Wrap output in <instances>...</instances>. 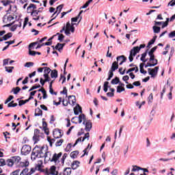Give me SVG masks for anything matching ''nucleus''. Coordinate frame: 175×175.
<instances>
[{
  "mask_svg": "<svg viewBox=\"0 0 175 175\" xmlns=\"http://www.w3.org/2000/svg\"><path fill=\"white\" fill-rule=\"evenodd\" d=\"M50 152L44 150V146H36L31 152V161H36V158H47Z\"/></svg>",
  "mask_w": 175,
  "mask_h": 175,
  "instance_id": "obj_1",
  "label": "nucleus"
},
{
  "mask_svg": "<svg viewBox=\"0 0 175 175\" xmlns=\"http://www.w3.org/2000/svg\"><path fill=\"white\" fill-rule=\"evenodd\" d=\"M146 47V44H140L139 46H134L130 51V55L129 57V59L130 62H132L133 61V57L136 56V54L142 50V49H144Z\"/></svg>",
  "mask_w": 175,
  "mask_h": 175,
  "instance_id": "obj_2",
  "label": "nucleus"
},
{
  "mask_svg": "<svg viewBox=\"0 0 175 175\" xmlns=\"http://www.w3.org/2000/svg\"><path fill=\"white\" fill-rule=\"evenodd\" d=\"M117 69H118V62H113L111 67V69L109 71V76L108 78L107 79V81L111 80V78L113 77V76H114V73H113V72H116Z\"/></svg>",
  "mask_w": 175,
  "mask_h": 175,
  "instance_id": "obj_3",
  "label": "nucleus"
},
{
  "mask_svg": "<svg viewBox=\"0 0 175 175\" xmlns=\"http://www.w3.org/2000/svg\"><path fill=\"white\" fill-rule=\"evenodd\" d=\"M75 120H77L79 124H81L83 121H85V115L84 113H81V115L79 116V117L75 116L71 119V122L72 124H77V121H75Z\"/></svg>",
  "mask_w": 175,
  "mask_h": 175,
  "instance_id": "obj_4",
  "label": "nucleus"
},
{
  "mask_svg": "<svg viewBox=\"0 0 175 175\" xmlns=\"http://www.w3.org/2000/svg\"><path fill=\"white\" fill-rule=\"evenodd\" d=\"M31 146L29 145H23L21 150V153L22 154V155H28V154H29V152H31Z\"/></svg>",
  "mask_w": 175,
  "mask_h": 175,
  "instance_id": "obj_5",
  "label": "nucleus"
},
{
  "mask_svg": "<svg viewBox=\"0 0 175 175\" xmlns=\"http://www.w3.org/2000/svg\"><path fill=\"white\" fill-rule=\"evenodd\" d=\"M159 70V66H156L154 68H148V75L151 76L152 78L155 77L158 75V70Z\"/></svg>",
  "mask_w": 175,
  "mask_h": 175,
  "instance_id": "obj_6",
  "label": "nucleus"
},
{
  "mask_svg": "<svg viewBox=\"0 0 175 175\" xmlns=\"http://www.w3.org/2000/svg\"><path fill=\"white\" fill-rule=\"evenodd\" d=\"M28 13H30L31 16L33 17V20H34V21H38V20L40 18V16H38L39 14V11L36 10H30Z\"/></svg>",
  "mask_w": 175,
  "mask_h": 175,
  "instance_id": "obj_7",
  "label": "nucleus"
},
{
  "mask_svg": "<svg viewBox=\"0 0 175 175\" xmlns=\"http://www.w3.org/2000/svg\"><path fill=\"white\" fill-rule=\"evenodd\" d=\"M83 124L85 126V131H86V132L91 131L92 128V122H91V120H84Z\"/></svg>",
  "mask_w": 175,
  "mask_h": 175,
  "instance_id": "obj_8",
  "label": "nucleus"
},
{
  "mask_svg": "<svg viewBox=\"0 0 175 175\" xmlns=\"http://www.w3.org/2000/svg\"><path fill=\"white\" fill-rule=\"evenodd\" d=\"M62 157V152H59L58 154L55 153L53 155L52 159H51V162H54L55 163H58L59 162V158Z\"/></svg>",
  "mask_w": 175,
  "mask_h": 175,
  "instance_id": "obj_9",
  "label": "nucleus"
},
{
  "mask_svg": "<svg viewBox=\"0 0 175 175\" xmlns=\"http://www.w3.org/2000/svg\"><path fill=\"white\" fill-rule=\"evenodd\" d=\"M157 49H158V46H154L150 49V51L148 52V55L150 57L149 61L151 62V61H154L155 59V55H154V53L157 51Z\"/></svg>",
  "mask_w": 175,
  "mask_h": 175,
  "instance_id": "obj_10",
  "label": "nucleus"
},
{
  "mask_svg": "<svg viewBox=\"0 0 175 175\" xmlns=\"http://www.w3.org/2000/svg\"><path fill=\"white\" fill-rule=\"evenodd\" d=\"M117 62H120L119 65H122L124 62H126V58L124 55H120L116 57Z\"/></svg>",
  "mask_w": 175,
  "mask_h": 175,
  "instance_id": "obj_11",
  "label": "nucleus"
},
{
  "mask_svg": "<svg viewBox=\"0 0 175 175\" xmlns=\"http://www.w3.org/2000/svg\"><path fill=\"white\" fill-rule=\"evenodd\" d=\"M79 113H83L81 107L79 104L74 108V113L75 116H79Z\"/></svg>",
  "mask_w": 175,
  "mask_h": 175,
  "instance_id": "obj_12",
  "label": "nucleus"
},
{
  "mask_svg": "<svg viewBox=\"0 0 175 175\" xmlns=\"http://www.w3.org/2000/svg\"><path fill=\"white\" fill-rule=\"evenodd\" d=\"M53 135L55 139H59V137H62V131L58 130L57 131L53 132Z\"/></svg>",
  "mask_w": 175,
  "mask_h": 175,
  "instance_id": "obj_13",
  "label": "nucleus"
},
{
  "mask_svg": "<svg viewBox=\"0 0 175 175\" xmlns=\"http://www.w3.org/2000/svg\"><path fill=\"white\" fill-rule=\"evenodd\" d=\"M12 20H14V17L12 15H9L7 17H6V16H4L3 21V23H5L7 24L8 23H10L11 21H12Z\"/></svg>",
  "mask_w": 175,
  "mask_h": 175,
  "instance_id": "obj_14",
  "label": "nucleus"
},
{
  "mask_svg": "<svg viewBox=\"0 0 175 175\" xmlns=\"http://www.w3.org/2000/svg\"><path fill=\"white\" fill-rule=\"evenodd\" d=\"M11 159H12L14 163H16V165H17V163H20V161H21V157L18 156L12 157Z\"/></svg>",
  "mask_w": 175,
  "mask_h": 175,
  "instance_id": "obj_15",
  "label": "nucleus"
},
{
  "mask_svg": "<svg viewBox=\"0 0 175 175\" xmlns=\"http://www.w3.org/2000/svg\"><path fill=\"white\" fill-rule=\"evenodd\" d=\"M34 116L36 117H39L40 116H43V111H42V109H40V108L36 109Z\"/></svg>",
  "mask_w": 175,
  "mask_h": 175,
  "instance_id": "obj_16",
  "label": "nucleus"
},
{
  "mask_svg": "<svg viewBox=\"0 0 175 175\" xmlns=\"http://www.w3.org/2000/svg\"><path fill=\"white\" fill-rule=\"evenodd\" d=\"M79 165H80V162L79 161H74L71 164L72 169H73V170H76V169L79 167Z\"/></svg>",
  "mask_w": 175,
  "mask_h": 175,
  "instance_id": "obj_17",
  "label": "nucleus"
},
{
  "mask_svg": "<svg viewBox=\"0 0 175 175\" xmlns=\"http://www.w3.org/2000/svg\"><path fill=\"white\" fill-rule=\"evenodd\" d=\"M51 79H57L58 77V71L57 70H53L51 71Z\"/></svg>",
  "mask_w": 175,
  "mask_h": 175,
  "instance_id": "obj_18",
  "label": "nucleus"
},
{
  "mask_svg": "<svg viewBox=\"0 0 175 175\" xmlns=\"http://www.w3.org/2000/svg\"><path fill=\"white\" fill-rule=\"evenodd\" d=\"M36 9H37L36 5H35L33 3H30L29 5L27 8V13H29V12H31V10H36Z\"/></svg>",
  "mask_w": 175,
  "mask_h": 175,
  "instance_id": "obj_19",
  "label": "nucleus"
},
{
  "mask_svg": "<svg viewBox=\"0 0 175 175\" xmlns=\"http://www.w3.org/2000/svg\"><path fill=\"white\" fill-rule=\"evenodd\" d=\"M57 167L55 165H53L50 168V172L49 174L55 175L58 174V172H56Z\"/></svg>",
  "mask_w": 175,
  "mask_h": 175,
  "instance_id": "obj_20",
  "label": "nucleus"
},
{
  "mask_svg": "<svg viewBox=\"0 0 175 175\" xmlns=\"http://www.w3.org/2000/svg\"><path fill=\"white\" fill-rule=\"evenodd\" d=\"M65 44H66L65 43L64 44L57 43V45L55 46V49L58 51H61V50H63Z\"/></svg>",
  "mask_w": 175,
  "mask_h": 175,
  "instance_id": "obj_21",
  "label": "nucleus"
},
{
  "mask_svg": "<svg viewBox=\"0 0 175 175\" xmlns=\"http://www.w3.org/2000/svg\"><path fill=\"white\" fill-rule=\"evenodd\" d=\"M152 61H155V63L151 64V63H147V64L145 66V68H151L152 66H157V65H158V59H154V60H152Z\"/></svg>",
  "mask_w": 175,
  "mask_h": 175,
  "instance_id": "obj_22",
  "label": "nucleus"
},
{
  "mask_svg": "<svg viewBox=\"0 0 175 175\" xmlns=\"http://www.w3.org/2000/svg\"><path fill=\"white\" fill-rule=\"evenodd\" d=\"M63 8H64V4H62V5H59V6H57L56 8V12L53 14V16L56 13H57V16H58L59 14V13H61V12L62 11Z\"/></svg>",
  "mask_w": 175,
  "mask_h": 175,
  "instance_id": "obj_23",
  "label": "nucleus"
},
{
  "mask_svg": "<svg viewBox=\"0 0 175 175\" xmlns=\"http://www.w3.org/2000/svg\"><path fill=\"white\" fill-rule=\"evenodd\" d=\"M55 139H57V138L54 137V139H51L50 137H49V136L47 137V140H48V142L49 143V146L51 147H53V144H54V143H55Z\"/></svg>",
  "mask_w": 175,
  "mask_h": 175,
  "instance_id": "obj_24",
  "label": "nucleus"
},
{
  "mask_svg": "<svg viewBox=\"0 0 175 175\" xmlns=\"http://www.w3.org/2000/svg\"><path fill=\"white\" fill-rule=\"evenodd\" d=\"M8 12H13V13H16L17 12V7L16 5H10Z\"/></svg>",
  "mask_w": 175,
  "mask_h": 175,
  "instance_id": "obj_25",
  "label": "nucleus"
},
{
  "mask_svg": "<svg viewBox=\"0 0 175 175\" xmlns=\"http://www.w3.org/2000/svg\"><path fill=\"white\" fill-rule=\"evenodd\" d=\"M70 155V157L72 158V159H76V158H77V155H79V151L75 150L74 152H72Z\"/></svg>",
  "mask_w": 175,
  "mask_h": 175,
  "instance_id": "obj_26",
  "label": "nucleus"
},
{
  "mask_svg": "<svg viewBox=\"0 0 175 175\" xmlns=\"http://www.w3.org/2000/svg\"><path fill=\"white\" fill-rule=\"evenodd\" d=\"M133 71H135V73H137V72H139V68H137V66L136 67H134V68H131L130 69H129L127 71H126V74L128 73H131V72H133Z\"/></svg>",
  "mask_w": 175,
  "mask_h": 175,
  "instance_id": "obj_27",
  "label": "nucleus"
},
{
  "mask_svg": "<svg viewBox=\"0 0 175 175\" xmlns=\"http://www.w3.org/2000/svg\"><path fill=\"white\" fill-rule=\"evenodd\" d=\"M44 76H49V75L50 74V72H51V70L50 68L49 67H44Z\"/></svg>",
  "mask_w": 175,
  "mask_h": 175,
  "instance_id": "obj_28",
  "label": "nucleus"
},
{
  "mask_svg": "<svg viewBox=\"0 0 175 175\" xmlns=\"http://www.w3.org/2000/svg\"><path fill=\"white\" fill-rule=\"evenodd\" d=\"M120 83V78L118 77H115L113 79L111 80V84L117 85Z\"/></svg>",
  "mask_w": 175,
  "mask_h": 175,
  "instance_id": "obj_29",
  "label": "nucleus"
},
{
  "mask_svg": "<svg viewBox=\"0 0 175 175\" xmlns=\"http://www.w3.org/2000/svg\"><path fill=\"white\" fill-rule=\"evenodd\" d=\"M12 33H8L4 35L2 37V39H3L4 40H8V39H10V38H12Z\"/></svg>",
  "mask_w": 175,
  "mask_h": 175,
  "instance_id": "obj_30",
  "label": "nucleus"
},
{
  "mask_svg": "<svg viewBox=\"0 0 175 175\" xmlns=\"http://www.w3.org/2000/svg\"><path fill=\"white\" fill-rule=\"evenodd\" d=\"M62 143H64V139H59V140L56 141L55 146V147H59V146H62Z\"/></svg>",
  "mask_w": 175,
  "mask_h": 175,
  "instance_id": "obj_31",
  "label": "nucleus"
},
{
  "mask_svg": "<svg viewBox=\"0 0 175 175\" xmlns=\"http://www.w3.org/2000/svg\"><path fill=\"white\" fill-rule=\"evenodd\" d=\"M1 3H3V6H8V5H10V3H13V1L10 0H3L1 1Z\"/></svg>",
  "mask_w": 175,
  "mask_h": 175,
  "instance_id": "obj_32",
  "label": "nucleus"
},
{
  "mask_svg": "<svg viewBox=\"0 0 175 175\" xmlns=\"http://www.w3.org/2000/svg\"><path fill=\"white\" fill-rule=\"evenodd\" d=\"M152 29L154 33H159V32H161V27H159L153 26Z\"/></svg>",
  "mask_w": 175,
  "mask_h": 175,
  "instance_id": "obj_33",
  "label": "nucleus"
},
{
  "mask_svg": "<svg viewBox=\"0 0 175 175\" xmlns=\"http://www.w3.org/2000/svg\"><path fill=\"white\" fill-rule=\"evenodd\" d=\"M5 72H8V73H12L13 72V69H14V66H5Z\"/></svg>",
  "mask_w": 175,
  "mask_h": 175,
  "instance_id": "obj_34",
  "label": "nucleus"
},
{
  "mask_svg": "<svg viewBox=\"0 0 175 175\" xmlns=\"http://www.w3.org/2000/svg\"><path fill=\"white\" fill-rule=\"evenodd\" d=\"M6 162H7L8 166H9L10 167H12V166H13V165L14 164L12 158L8 159Z\"/></svg>",
  "mask_w": 175,
  "mask_h": 175,
  "instance_id": "obj_35",
  "label": "nucleus"
},
{
  "mask_svg": "<svg viewBox=\"0 0 175 175\" xmlns=\"http://www.w3.org/2000/svg\"><path fill=\"white\" fill-rule=\"evenodd\" d=\"M146 57H147V51L142 54L140 59L142 62H147V60H144V59H146Z\"/></svg>",
  "mask_w": 175,
  "mask_h": 175,
  "instance_id": "obj_36",
  "label": "nucleus"
},
{
  "mask_svg": "<svg viewBox=\"0 0 175 175\" xmlns=\"http://www.w3.org/2000/svg\"><path fill=\"white\" fill-rule=\"evenodd\" d=\"M157 36H154L153 38L148 43L147 47L151 46V44H154V43H155V41L157 40Z\"/></svg>",
  "mask_w": 175,
  "mask_h": 175,
  "instance_id": "obj_37",
  "label": "nucleus"
},
{
  "mask_svg": "<svg viewBox=\"0 0 175 175\" xmlns=\"http://www.w3.org/2000/svg\"><path fill=\"white\" fill-rule=\"evenodd\" d=\"M72 98H72V106H75V105H76V96H68V99H72Z\"/></svg>",
  "mask_w": 175,
  "mask_h": 175,
  "instance_id": "obj_38",
  "label": "nucleus"
},
{
  "mask_svg": "<svg viewBox=\"0 0 175 175\" xmlns=\"http://www.w3.org/2000/svg\"><path fill=\"white\" fill-rule=\"evenodd\" d=\"M12 91L14 92V95H17L21 91V88L19 87H16V88H12Z\"/></svg>",
  "mask_w": 175,
  "mask_h": 175,
  "instance_id": "obj_39",
  "label": "nucleus"
},
{
  "mask_svg": "<svg viewBox=\"0 0 175 175\" xmlns=\"http://www.w3.org/2000/svg\"><path fill=\"white\" fill-rule=\"evenodd\" d=\"M93 0H89L82 7H81V9H85V8H88L90 3L92 2Z\"/></svg>",
  "mask_w": 175,
  "mask_h": 175,
  "instance_id": "obj_40",
  "label": "nucleus"
},
{
  "mask_svg": "<svg viewBox=\"0 0 175 175\" xmlns=\"http://www.w3.org/2000/svg\"><path fill=\"white\" fill-rule=\"evenodd\" d=\"M67 157H68V154L64 153V155L62 156V158L61 159V162L63 165L64 163H65V160L66 159Z\"/></svg>",
  "mask_w": 175,
  "mask_h": 175,
  "instance_id": "obj_41",
  "label": "nucleus"
},
{
  "mask_svg": "<svg viewBox=\"0 0 175 175\" xmlns=\"http://www.w3.org/2000/svg\"><path fill=\"white\" fill-rule=\"evenodd\" d=\"M33 140L35 142V143H37L40 140V135H33Z\"/></svg>",
  "mask_w": 175,
  "mask_h": 175,
  "instance_id": "obj_42",
  "label": "nucleus"
},
{
  "mask_svg": "<svg viewBox=\"0 0 175 175\" xmlns=\"http://www.w3.org/2000/svg\"><path fill=\"white\" fill-rule=\"evenodd\" d=\"M25 68H31V66H33V62H27L25 63V64L24 65Z\"/></svg>",
  "mask_w": 175,
  "mask_h": 175,
  "instance_id": "obj_43",
  "label": "nucleus"
},
{
  "mask_svg": "<svg viewBox=\"0 0 175 175\" xmlns=\"http://www.w3.org/2000/svg\"><path fill=\"white\" fill-rule=\"evenodd\" d=\"M37 88H40V85H35L31 87V88L29 90V92H31V91H33V90H37Z\"/></svg>",
  "mask_w": 175,
  "mask_h": 175,
  "instance_id": "obj_44",
  "label": "nucleus"
},
{
  "mask_svg": "<svg viewBox=\"0 0 175 175\" xmlns=\"http://www.w3.org/2000/svg\"><path fill=\"white\" fill-rule=\"evenodd\" d=\"M64 172H66L67 175H70L72 174V169H70V167H67L66 168V170H64Z\"/></svg>",
  "mask_w": 175,
  "mask_h": 175,
  "instance_id": "obj_45",
  "label": "nucleus"
},
{
  "mask_svg": "<svg viewBox=\"0 0 175 175\" xmlns=\"http://www.w3.org/2000/svg\"><path fill=\"white\" fill-rule=\"evenodd\" d=\"M9 61H10V58L5 59L3 60V66H5V65L9 64Z\"/></svg>",
  "mask_w": 175,
  "mask_h": 175,
  "instance_id": "obj_46",
  "label": "nucleus"
},
{
  "mask_svg": "<svg viewBox=\"0 0 175 175\" xmlns=\"http://www.w3.org/2000/svg\"><path fill=\"white\" fill-rule=\"evenodd\" d=\"M122 80H123L124 81H126V84H129V82L127 81L128 80H129V76H128V75L124 76V77H122Z\"/></svg>",
  "mask_w": 175,
  "mask_h": 175,
  "instance_id": "obj_47",
  "label": "nucleus"
},
{
  "mask_svg": "<svg viewBox=\"0 0 175 175\" xmlns=\"http://www.w3.org/2000/svg\"><path fill=\"white\" fill-rule=\"evenodd\" d=\"M14 98V96H10L5 101V105L9 103V102H10V100H12V99H13Z\"/></svg>",
  "mask_w": 175,
  "mask_h": 175,
  "instance_id": "obj_48",
  "label": "nucleus"
},
{
  "mask_svg": "<svg viewBox=\"0 0 175 175\" xmlns=\"http://www.w3.org/2000/svg\"><path fill=\"white\" fill-rule=\"evenodd\" d=\"M137 167H139V166L133 165V169L131 170V172H139V170H141L140 169H139Z\"/></svg>",
  "mask_w": 175,
  "mask_h": 175,
  "instance_id": "obj_49",
  "label": "nucleus"
},
{
  "mask_svg": "<svg viewBox=\"0 0 175 175\" xmlns=\"http://www.w3.org/2000/svg\"><path fill=\"white\" fill-rule=\"evenodd\" d=\"M173 54H174V47L172 46L169 60H170V58H172V57H173Z\"/></svg>",
  "mask_w": 175,
  "mask_h": 175,
  "instance_id": "obj_50",
  "label": "nucleus"
},
{
  "mask_svg": "<svg viewBox=\"0 0 175 175\" xmlns=\"http://www.w3.org/2000/svg\"><path fill=\"white\" fill-rule=\"evenodd\" d=\"M21 166H23L24 167H27V166H29V162L26 161V162L21 163Z\"/></svg>",
  "mask_w": 175,
  "mask_h": 175,
  "instance_id": "obj_51",
  "label": "nucleus"
},
{
  "mask_svg": "<svg viewBox=\"0 0 175 175\" xmlns=\"http://www.w3.org/2000/svg\"><path fill=\"white\" fill-rule=\"evenodd\" d=\"M28 21H29V18H28V17H26L25 18V21L23 23V29H24V28H25V27H27V24H28Z\"/></svg>",
  "mask_w": 175,
  "mask_h": 175,
  "instance_id": "obj_52",
  "label": "nucleus"
},
{
  "mask_svg": "<svg viewBox=\"0 0 175 175\" xmlns=\"http://www.w3.org/2000/svg\"><path fill=\"white\" fill-rule=\"evenodd\" d=\"M6 161L3 159H0V166H5Z\"/></svg>",
  "mask_w": 175,
  "mask_h": 175,
  "instance_id": "obj_53",
  "label": "nucleus"
},
{
  "mask_svg": "<svg viewBox=\"0 0 175 175\" xmlns=\"http://www.w3.org/2000/svg\"><path fill=\"white\" fill-rule=\"evenodd\" d=\"M169 6H175V0H172L171 1H170L167 4V7Z\"/></svg>",
  "mask_w": 175,
  "mask_h": 175,
  "instance_id": "obj_54",
  "label": "nucleus"
},
{
  "mask_svg": "<svg viewBox=\"0 0 175 175\" xmlns=\"http://www.w3.org/2000/svg\"><path fill=\"white\" fill-rule=\"evenodd\" d=\"M40 133V130H39V129H36L34 130V136H40V135H39Z\"/></svg>",
  "mask_w": 175,
  "mask_h": 175,
  "instance_id": "obj_55",
  "label": "nucleus"
},
{
  "mask_svg": "<svg viewBox=\"0 0 175 175\" xmlns=\"http://www.w3.org/2000/svg\"><path fill=\"white\" fill-rule=\"evenodd\" d=\"M154 99V97L152 96V93H151L148 96V103H152V100Z\"/></svg>",
  "mask_w": 175,
  "mask_h": 175,
  "instance_id": "obj_56",
  "label": "nucleus"
},
{
  "mask_svg": "<svg viewBox=\"0 0 175 175\" xmlns=\"http://www.w3.org/2000/svg\"><path fill=\"white\" fill-rule=\"evenodd\" d=\"M162 28H165L169 24V18H167V21L165 22L162 23Z\"/></svg>",
  "mask_w": 175,
  "mask_h": 175,
  "instance_id": "obj_57",
  "label": "nucleus"
},
{
  "mask_svg": "<svg viewBox=\"0 0 175 175\" xmlns=\"http://www.w3.org/2000/svg\"><path fill=\"white\" fill-rule=\"evenodd\" d=\"M29 55H32V56H35V55H36V51H31V49H29Z\"/></svg>",
  "mask_w": 175,
  "mask_h": 175,
  "instance_id": "obj_58",
  "label": "nucleus"
},
{
  "mask_svg": "<svg viewBox=\"0 0 175 175\" xmlns=\"http://www.w3.org/2000/svg\"><path fill=\"white\" fill-rule=\"evenodd\" d=\"M65 38V36L63 34H59V37H58V40H59V42H62V40H64V39Z\"/></svg>",
  "mask_w": 175,
  "mask_h": 175,
  "instance_id": "obj_59",
  "label": "nucleus"
},
{
  "mask_svg": "<svg viewBox=\"0 0 175 175\" xmlns=\"http://www.w3.org/2000/svg\"><path fill=\"white\" fill-rule=\"evenodd\" d=\"M85 139H88V140H89L90 139V133H87L85 134V137L83 138L82 142H84V140H85Z\"/></svg>",
  "mask_w": 175,
  "mask_h": 175,
  "instance_id": "obj_60",
  "label": "nucleus"
},
{
  "mask_svg": "<svg viewBox=\"0 0 175 175\" xmlns=\"http://www.w3.org/2000/svg\"><path fill=\"white\" fill-rule=\"evenodd\" d=\"M17 25H14L11 28H10V31H12V32H14V31H16L17 29Z\"/></svg>",
  "mask_w": 175,
  "mask_h": 175,
  "instance_id": "obj_61",
  "label": "nucleus"
},
{
  "mask_svg": "<svg viewBox=\"0 0 175 175\" xmlns=\"http://www.w3.org/2000/svg\"><path fill=\"white\" fill-rule=\"evenodd\" d=\"M44 81L45 83H47V81H50L51 79L50 77H49V75H44Z\"/></svg>",
  "mask_w": 175,
  "mask_h": 175,
  "instance_id": "obj_62",
  "label": "nucleus"
},
{
  "mask_svg": "<svg viewBox=\"0 0 175 175\" xmlns=\"http://www.w3.org/2000/svg\"><path fill=\"white\" fill-rule=\"evenodd\" d=\"M20 173V170H16V171H14L11 175H18V174Z\"/></svg>",
  "mask_w": 175,
  "mask_h": 175,
  "instance_id": "obj_63",
  "label": "nucleus"
},
{
  "mask_svg": "<svg viewBox=\"0 0 175 175\" xmlns=\"http://www.w3.org/2000/svg\"><path fill=\"white\" fill-rule=\"evenodd\" d=\"M175 36V31H172L170 34H169V38H174Z\"/></svg>",
  "mask_w": 175,
  "mask_h": 175,
  "instance_id": "obj_64",
  "label": "nucleus"
}]
</instances>
